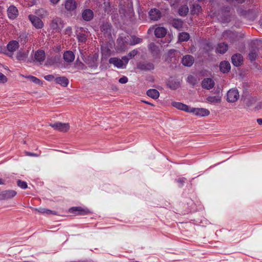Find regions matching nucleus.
I'll return each mask as SVG.
<instances>
[{"mask_svg": "<svg viewBox=\"0 0 262 262\" xmlns=\"http://www.w3.org/2000/svg\"><path fill=\"white\" fill-rule=\"evenodd\" d=\"M98 54L97 53H95L93 55H90L88 56V57L84 59L82 58L83 61L85 63L88 65L89 67L92 69L95 70L97 68L98 62Z\"/></svg>", "mask_w": 262, "mask_h": 262, "instance_id": "1", "label": "nucleus"}, {"mask_svg": "<svg viewBox=\"0 0 262 262\" xmlns=\"http://www.w3.org/2000/svg\"><path fill=\"white\" fill-rule=\"evenodd\" d=\"M69 210L71 213L81 215L87 214L89 212L88 209H83L81 207H73L71 208Z\"/></svg>", "mask_w": 262, "mask_h": 262, "instance_id": "11", "label": "nucleus"}, {"mask_svg": "<svg viewBox=\"0 0 262 262\" xmlns=\"http://www.w3.org/2000/svg\"><path fill=\"white\" fill-rule=\"evenodd\" d=\"M150 18L154 21L159 20L161 17V13L157 9H152L149 12Z\"/></svg>", "mask_w": 262, "mask_h": 262, "instance_id": "13", "label": "nucleus"}, {"mask_svg": "<svg viewBox=\"0 0 262 262\" xmlns=\"http://www.w3.org/2000/svg\"><path fill=\"white\" fill-rule=\"evenodd\" d=\"M82 18L87 21L92 20L94 17V13L92 10L86 9L82 13Z\"/></svg>", "mask_w": 262, "mask_h": 262, "instance_id": "15", "label": "nucleus"}, {"mask_svg": "<svg viewBox=\"0 0 262 262\" xmlns=\"http://www.w3.org/2000/svg\"><path fill=\"white\" fill-rule=\"evenodd\" d=\"M202 85L203 88L210 90L214 86V82L212 79L207 78L202 81Z\"/></svg>", "mask_w": 262, "mask_h": 262, "instance_id": "19", "label": "nucleus"}, {"mask_svg": "<svg viewBox=\"0 0 262 262\" xmlns=\"http://www.w3.org/2000/svg\"><path fill=\"white\" fill-rule=\"evenodd\" d=\"M29 19L32 25L37 29H41L43 27V24L41 20L34 15H29Z\"/></svg>", "mask_w": 262, "mask_h": 262, "instance_id": "10", "label": "nucleus"}, {"mask_svg": "<svg viewBox=\"0 0 262 262\" xmlns=\"http://www.w3.org/2000/svg\"><path fill=\"white\" fill-rule=\"evenodd\" d=\"M194 58L192 56L187 55L182 59V63L186 67H191L194 63Z\"/></svg>", "mask_w": 262, "mask_h": 262, "instance_id": "14", "label": "nucleus"}, {"mask_svg": "<svg viewBox=\"0 0 262 262\" xmlns=\"http://www.w3.org/2000/svg\"><path fill=\"white\" fill-rule=\"evenodd\" d=\"M27 56L28 54L27 53L21 51H19L17 53L16 58L19 61H25L26 60Z\"/></svg>", "mask_w": 262, "mask_h": 262, "instance_id": "31", "label": "nucleus"}, {"mask_svg": "<svg viewBox=\"0 0 262 262\" xmlns=\"http://www.w3.org/2000/svg\"><path fill=\"white\" fill-rule=\"evenodd\" d=\"M54 80L56 83L64 87L67 86L69 82L68 79L64 76L57 77Z\"/></svg>", "mask_w": 262, "mask_h": 262, "instance_id": "22", "label": "nucleus"}, {"mask_svg": "<svg viewBox=\"0 0 262 262\" xmlns=\"http://www.w3.org/2000/svg\"><path fill=\"white\" fill-rule=\"evenodd\" d=\"M44 78L48 81H51L54 79V76L53 75H48L45 76Z\"/></svg>", "mask_w": 262, "mask_h": 262, "instance_id": "47", "label": "nucleus"}, {"mask_svg": "<svg viewBox=\"0 0 262 262\" xmlns=\"http://www.w3.org/2000/svg\"><path fill=\"white\" fill-rule=\"evenodd\" d=\"M8 16L10 19L15 18L18 14L17 8L13 6H10L7 10Z\"/></svg>", "mask_w": 262, "mask_h": 262, "instance_id": "18", "label": "nucleus"}, {"mask_svg": "<svg viewBox=\"0 0 262 262\" xmlns=\"http://www.w3.org/2000/svg\"><path fill=\"white\" fill-rule=\"evenodd\" d=\"M26 155L28 156L37 157L38 155L36 154L30 152L28 151L25 152Z\"/></svg>", "mask_w": 262, "mask_h": 262, "instance_id": "49", "label": "nucleus"}, {"mask_svg": "<svg viewBox=\"0 0 262 262\" xmlns=\"http://www.w3.org/2000/svg\"><path fill=\"white\" fill-rule=\"evenodd\" d=\"M50 27L55 32H59L63 27V21L60 18H54L50 24Z\"/></svg>", "mask_w": 262, "mask_h": 262, "instance_id": "5", "label": "nucleus"}, {"mask_svg": "<svg viewBox=\"0 0 262 262\" xmlns=\"http://www.w3.org/2000/svg\"><path fill=\"white\" fill-rule=\"evenodd\" d=\"M167 33V30L162 27H158L155 30V35L158 38H162Z\"/></svg>", "mask_w": 262, "mask_h": 262, "instance_id": "21", "label": "nucleus"}, {"mask_svg": "<svg viewBox=\"0 0 262 262\" xmlns=\"http://www.w3.org/2000/svg\"><path fill=\"white\" fill-rule=\"evenodd\" d=\"M7 80L6 76L0 72V82L5 83L7 81Z\"/></svg>", "mask_w": 262, "mask_h": 262, "instance_id": "44", "label": "nucleus"}, {"mask_svg": "<svg viewBox=\"0 0 262 262\" xmlns=\"http://www.w3.org/2000/svg\"><path fill=\"white\" fill-rule=\"evenodd\" d=\"M146 94L148 96L154 99L158 98L160 95L159 92L156 89L148 90L146 92Z\"/></svg>", "mask_w": 262, "mask_h": 262, "instance_id": "30", "label": "nucleus"}, {"mask_svg": "<svg viewBox=\"0 0 262 262\" xmlns=\"http://www.w3.org/2000/svg\"><path fill=\"white\" fill-rule=\"evenodd\" d=\"M172 25L175 28L179 29L182 28L183 21L179 19H174L172 21Z\"/></svg>", "mask_w": 262, "mask_h": 262, "instance_id": "37", "label": "nucleus"}, {"mask_svg": "<svg viewBox=\"0 0 262 262\" xmlns=\"http://www.w3.org/2000/svg\"><path fill=\"white\" fill-rule=\"evenodd\" d=\"M220 70L223 73H227L230 70V64L228 61H222L220 66Z\"/></svg>", "mask_w": 262, "mask_h": 262, "instance_id": "27", "label": "nucleus"}, {"mask_svg": "<svg viewBox=\"0 0 262 262\" xmlns=\"http://www.w3.org/2000/svg\"><path fill=\"white\" fill-rule=\"evenodd\" d=\"M50 126L55 129L62 132H67L70 128V125L69 123H64L61 122L51 123L50 124Z\"/></svg>", "mask_w": 262, "mask_h": 262, "instance_id": "8", "label": "nucleus"}, {"mask_svg": "<svg viewBox=\"0 0 262 262\" xmlns=\"http://www.w3.org/2000/svg\"><path fill=\"white\" fill-rule=\"evenodd\" d=\"M77 38L79 42H85L87 39L86 35L84 33H79L77 35Z\"/></svg>", "mask_w": 262, "mask_h": 262, "instance_id": "39", "label": "nucleus"}, {"mask_svg": "<svg viewBox=\"0 0 262 262\" xmlns=\"http://www.w3.org/2000/svg\"><path fill=\"white\" fill-rule=\"evenodd\" d=\"M101 31L106 40H110L112 38L111 25L110 24H104L101 27Z\"/></svg>", "mask_w": 262, "mask_h": 262, "instance_id": "6", "label": "nucleus"}, {"mask_svg": "<svg viewBox=\"0 0 262 262\" xmlns=\"http://www.w3.org/2000/svg\"><path fill=\"white\" fill-rule=\"evenodd\" d=\"M178 51L176 50H170L168 51L167 54V57L165 59V60L168 63L170 62H172L173 60H175V55L178 53Z\"/></svg>", "mask_w": 262, "mask_h": 262, "instance_id": "23", "label": "nucleus"}, {"mask_svg": "<svg viewBox=\"0 0 262 262\" xmlns=\"http://www.w3.org/2000/svg\"><path fill=\"white\" fill-rule=\"evenodd\" d=\"M231 33V32L230 31H226L225 32H224L223 33V36L224 37H225V36L227 35H228V34H230Z\"/></svg>", "mask_w": 262, "mask_h": 262, "instance_id": "50", "label": "nucleus"}, {"mask_svg": "<svg viewBox=\"0 0 262 262\" xmlns=\"http://www.w3.org/2000/svg\"><path fill=\"white\" fill-rule=\"evenodd\" d=\"M17 185L23 189H26L28 187L27 183L26 182L20 180L17 181Z\"/></svg>", "mask_w": 262, "mask_h": 262, "instance_id": "42", "label": "nucleus"}, {"mask_svg": "<svg viewBox=\"0 0 262 262\" xmlns=\"http://www.w3.org/2000/svg\"><path fill=\"white\" fill-rule=\"evenodd\" d=\"M167 84L171 89L176 90L180 87V82L178 80L171 79L168 81Z\"/></svg>", "mask_w": 262, "mask_h": 262, "instance_id": "29", "label": "nucleus"}, {"mask_svg": "<svg viewBox=\"0 0 262 262\" xmlns=\"http://www.w3.org/2000/svg\"><path fill=\"white\" fill-rule=\"evenodd\" d=\"M51 2L53 3V4H56L60 0H50Z\"/></svg>", "mask_w": 262, "mask_h": 262, "instance_id": "54", "label": "nucleus"}, {"mask_svg": "<svg viewBox=\"0 0 262 262\" xmlns=\"http://www.w3.org/2000/svg\"><path fill=\"white\" fill-rule=\"evenodd\" d=\"M137 68L141 70H151L154 69V65L152 63L148 62H140L137 65Z\"/></svg>", "mask_w": 262, "mask_h": 262, "instance_id": "12", "label": "nucleus"}, {"mask_svg": "<svg viewBox=\"0 0 262 262\" xmlns=\"http://www.w3.org/2000/svg\"><path fill=\"white\" fill-rule=\"evenodd\" d=\"M25 77L26 78L28 79V80H29L30 81L33 82L35 84H42L41 81L40 79H39L38 78H37L36 77H34L33 76L29 75V76H26Z\"/></svg>", "mask_w": 262, "mask_h": 262, "instance_id": "35", "label": "nucleus"}, {"mask_svg": "<svg viewBox=\"0 0 262 262\" xmlns=\"http://www.w3.org/2000/svg\"><path fill=\"white\" fill-rule=\"evenodd\" d=\"M189 37V34L186 32H182L179 35V40L180 41H186L188 40Z\"/></svg>", "mask_w": 262, "mask_h": 262, "instance_id": "32", "label": "nucleus"}, {"mask_svg": "<svg viewBox=\"0 0 262 262\" xmlns=\"http://www.w3.org/2000/svg\"><path fill=\"white\" fill-rule=\"evenodd\" d=\"M257 122L258 123V124L259 125H262V119L261 118L257 119Z\"/></svg>", "mask_w": 262, "mask_h": 262, "instance_id": "51", "label": "nucleus"}, {"mask_svg": "<svg viewBox=\"0 0 262 262\" xmlns=\"http://www.w3.org/2000/svg\"><path fill=\"white\" fill-rule=\"evenodd\" d=\"M127 56H123L121 59L116 57H112L109 59V63L114 64L118 68H124L128 62Z\"/></svg>", "mask_w": 262, "mask_h": 262, "instance_id": "2", "label": "nucleus"}, {"mask_svg": "<svg viewBox=\"0 0 262 262\" xmlns=\"http://www.w3.org/2000/svg\"><path fill=\"white\" fill-rule=\"evenodd\" d=\"M189 113H192L195 115L200 117L207 116H208L210 114V112L207 109L204 108L193 107H190Z\"/></svg>", "mask_w": 262, "mask_h": 262, "instance_id": "9", "label": "nucleus"}, {"mask_svg": "<svg viewBox=\"0 0 262 262\" xmlns=\"http://www.w3.org/2000/svg\"><path fill=\"white\" fill-rule=\"evenodd\" d=\"M185 180L186 179L185 178H182L178 179L177 182L180 184V186H182L185 182Z\"/></svg>", "mask_w": 262, "mask_h": 262, "instance_id": "48", "label": "nucleus"}, {"mask_svg": "<svg viewBox=\"0 0 262 262\" xmlns=\"http://www.w3.org/2000/svg\"><path fill=\"white\" fill-rule=\"evenodd\" d=\"M17 192L14 190H6L0 192V200H9L15 197Z\"/></svg>", "mask_w": 262, "mask_h": 262, "instance_id": "7", "label": "nucleus"}, {"mask_svg": "<svg viewBox=\"0 0 262 262\" xmlns=\"http://www.w3.org/2000/svg\"><path fill=\"white\" fill-rule=\"evenodd\" d=\"M19 47V45L18 41L16 40L10 41L7 45V49L8 52L6 55L10 57H12L13 55V53L16 51Z\"/></svg>", "mask_w": 262, "mask_h": 262, "instance_id": "3", "label": "nucleus"}, {"mask_svg": "<svg viewBox=\"0 0 262 262\" xmlns=\"http://www.w3.org/2000/svg\"><path fill=\"white\" fill-rule=\"evenodd\" d=\"M238 4H243L246 0H235Z\"/></svg>", "mask_w": 262, "mask_h": 262, "instance_id": "52", "label": "nucleus"}, {"mask_svg": "<svg viewBox=\"0 0 262 262\" xmlns=\"http://www.w3.org/2000/svg\"><path fill=\"white\" fill-rule=\"evenodd\" d=\"M239 97L238 90L236 89H231L227 92V101L229 102L233 103L238 99Z\"/></svg>", "mask_w": 262, "mask_h": 262, "instance_id": "4", "label": "nucleus"}, {"mask_svg": "<svg viewBox=\"0 0 262 262\" xmlns=\"http://www.w3.org/2000/svg\"><path fill=\"white\" fill-rule=\"evenodd\" d=\"M148 49L152 54L158 53V47L154 42H151L148 45Z\"/></svg>", "mask_w": 262, "mask_h": 262, "instance_id": "36", "label": "nucleus"}, {"mask_svg": "<svg viewBox=\"0 0 262 262\" xmlns=\"http://www.w3.org/2000/svg\"><path fill=\"white\" fill-rule=\"evenodd\" d=\"M207 101L211 103H218L221 101V96L219 95L209 96L206 98Z\"/></svg>", "mask_w": 262, "mask_h": 262, "instance_id": "28", "label": "nucleus"}, {"mask_svg": "<svg viewBox=\"0 0 262 262\" xmlns=\"http://www.w3.org/2000/svg\"><path fill=\"white\" fill-rule=\"evenodd\" d=\"M189 9L187 5H183L181 6L179 9V14L181 16H185L188 12Z\"/></svg>", "mask_w": 262, "mask_h": 262, "instance_id": "33", "label": "nucleus"}, {"mask_svg": "<svg viewBox=\"0 0 262 262\" xmlns=\"http://www.w3.org/2000/svg\"><path fill=\"white\" fill-rule=\"evenodd\" d=\"M142 41V39L140 38L137 37L136 36L132 37V40L130 41V45L133 46L139 43H140Z\"/></svg>", "mask_w": 262, "mask_h": 262, "instance_id": "40", "label": "nucleus"}, {"mask_svg": "<svg viewBox=\"0 0 262 262\" xmlns=\"http://www.w3.org/2000/svg\"><path fill=\"white\" fill-rule=\"evenodd\" d=\"M187 81L188 82L192 85L195 84L196 82L195 78L192 75H189L188 76Z\"/></svg>", "mask_w": 262, "mask_h": 262, "instance_id": "43", "label": "nucleus"}, {"mask_svg": "<svg viewBox=\"0 0 262 262\" xmlns=\"http://www.w3.org/2000/svg\"><path fill=\"white\" fill-rule=\"evenodd\" d=\"M202 10L201 7L199 4H195L191 8V12L193 14H199Z\"/></svg>", "mask_w": 262, "mask_h": 262, "instance_id": "34", "label": "nucleus"}, {"mask_svg": "<svg viewBox=\"0 0 262 262\" xmlns=\"http://www.w3.org/2000/svg\"><path fill=\"white\" fill-rule=\"evenodd\" d=\"M34 57L37 61L43 62L46 58L45 53L43 50H38L35 52Z\"/></svg>", "mask_w": 262, "mask_h": 262, "instance_id": "24", "label": "nucleus"}, {"mask_svg": "<svg viewBox=\"0 0 262 262\" xmlns=\"http://www.w3.org/2000/svg\"><path fill=\"white\" fill-rule=\"evenodd\" d=\"M228 49V46L227 44L223 43H220L217 45V46L216 49V51L217 53L220 54H224L226 52Z\"/></svg>", "mask_w": 262, "mask_h": 262, "instance_id": "26", "label": "nucleus"}, {"mask_svg": "<svg viewBox=\"0 0 262 262\" xmlns=\"http://www.w3.org/2000/svg\"><path fill=\"white\" fill-rule=\"evenodd\" d=\"M257 55V52L256 50L251 51L249 54V57L250 60L253 61L255 60Z\"/></svg>", "mask_w": 262, "mask_h": 262, "instance_id": "41", "label": "nucleus"}, {"mask_svg": "<svg viewBox=\"0 0 262 262\" xmlns=\"http://www.w3.org/2000/svg\"><path fill=\"white\" fill-rule=\"evenodd\" d=\"M35 210L42 214H54L53 213V211L48 209H46V208H40L39 209H35Z\"/></svg>", "mask_w": 262, "mask_h": 262, "instance_id": "38", "label": "nucleus"}, {"mask_svg": "<svg viewBox=\"0 0 262 262\" xmlns=\"http://www.w3.org/2000/svg\"><path fill=\"white\" fill-rule=\"evenodd\" d=\"M172 106L177 108V109L184 111L186 112H189L190 107L189 106L179 102H172L171 103Z\"/></svg>", "mask_w": 262, "mask_h": 262, "instance_id": "16", "label": "nucleus"}, {"mask_svg": "<svg viewBox=\"0 0 262 262\" xmlns=\"http://www.w3.org/2000/svg\"><path fill=\"white\" fill-rule=\"evenodd\" d=\"M232 62L236 67L241 65L243 62V56L240 54H235L232 56Z\"/></svg>", "mask_w": 262, "mask_h": 262, "instance_id": "17", "label": "nucleus"}, {"mask_svg": "<svg viewBox=\"0 0 262 262\" xmlns=\"http://www.w3.org/2000/svg\"><path fill=\"white\" fill-rule=\"evenodd\" d=\"M143 102L145 103H146L147 104H149V105H150L151 106H154V104L150 103V102H148V101H144V100H142V101Z\"/></svg>", "mask_w": 262, "mask_h": 262, "instance_id": "53", "label": "nucleus"}, {"mask_svg": "<svg viewBox=\"0 0 262 262\" xmlns=\"http://www.w3.org/2000/svg\"><path fill=\"white\" fill-rule=\"evenodd\" d=\"M63 59L67 62H72L75 59V55L72 51H67L63 54Z\"/></svg>", "mask_w": 262, "mask_h": 262, "instance_id": "25", "label": "nucleus"}, {"mask_svg": "<svg viewBox=\"0 0 262 262\" xmlns=\"http://www.w3.org/2000/svg\"><path fill=\"white\" fill-rule=\"evenodd\" d=\"M128 81V78L126 76H123L121 78H120L119 80V82L120 83L124 84L127 83Z\"/></svg>", "mask_w": 262, "mask_h": 262, "instance_id": "46", "label": "nucleus"}, {"mask_svg": "<svg viewBox=\"0 0 262 262\" xmlns=\"http://www.w3.org/2000/svg\"><path fill=\"white\" fill-rule=\"evenodd\" d=\"M0 184H4L3 180L0 178Z\"/></svg>", "mask_w": 262, "mask_h": 262, "instance_id": "55", "label": "nucleus"}, {"mask_svg": "<svg viewBox=\"0 0 262 262\" xmlns=\"http://www.w3.org/2000/svg\"><path fill=\"white\" fill-rule=\"evenodd\" d=\"M64 7L67 11H72L76 8L77 4L74 0H67L65 3Z\"/></svg>", "mask_w": 262, "mask_h": 262, "instance_id": "20", "label": "nucleus"}, {"mask_svg": "<svg viewBox=\"0 0 262 262\" xmlns=\"http://www.w3.org/2000/svg\"><path fill=\"white\" fill-rule=\"evenodd\" d=\"M138 53V51L137 50H133L131 52H130L128 54V56L130 58H133L135 55L137 54Z\"/></svg>", "mask_w": 262, "mask_h": 262, "instance_id": "45", "label": "nucleus"}]
</instances>
